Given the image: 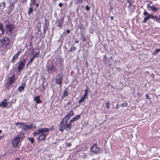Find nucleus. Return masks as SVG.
Listing matches in <instances>:
<instances>
[{
  "label": "nucleus",
  "instance_id": "17",
  "mask_svg": "<svg viewBox=\"0 0 160 160\" xmlns=\"http://www.w3.org/2000/svg\"><path fill=\"white\" fill-rule=\"evenodd\" d=\"M47 134L44 133H42L38 137V139L41 140H44L46 137Z\"/></svg>",
  "mask_w": 160,
  "mask_h": 160
},
{
  "label": "nucleus",
  "instance_id": "28",
  "mask_svg": "<svg viewBox=\"0 0 160 160\" xmlns=\"http://www.w3.org/2000/svg\"><path fill=\"white\" fill-rule=\"evenodd\" d=\"M68 95V93H67V91L66 89L64 90L63 92V96L64 97H66Z\"/></svg>",
  "mask_w": 160,
  "mask_h": 160
},
{
  "label": "nucleus",
  "instance_id": "20",
  "mask_svg": "<svg viewBox=\"0 0 160 160\" xmlns=\"http://www.w3.org/2000/svg\"><path fill=\"white\" fill-rule=\"evenodd\" d=\"M34 100L37 103H41L42 101L40 100V96H38L34 98Z\"/></svg>",
  "mask_w": 160,
  "mask_h": 160
},
{
  "label": "nucleus",
  "instance_id": "4",
  "mask_svg": "<svg viewBox=\"0 0 160 160\" xmlns=\"http://www.w3.org/2000/svg\"><path fill=\"white\" fill-rule=\"evenodd\" d=\"M63 75L62 73H60L57 75L55 78L56 82L58 85H61Z\"/></svg>",
  "mask_w": 160,
  "mask_h": 160
},
{
  "label": "nucleus",
  "instance_id": "61",
  "mask_svg": "<svg viewBox=\"0 0 160 160\" xmlns=\"http://www.w3.org/2000/svg\"><path fill=\"white\" fill-rule=\"evenodd\" d=\"M111 20H113V16H111L110 17Z\"/></svg>",
  "mask_w": 160,
  "mask_h": 160
},
{
  "label": "nucleus",
  "instance_id": "34",
  "mask_svg": "<svg viewBox=\"0 0 160 160\" xmlns=\"http://www.w3.org/2000/svg\"><path fill=\"white\" fill-rule=\"evenodd\" d=\"M33 10V8L32 7H30L29 9V10L28 11V13L29 15L32 12Z\"/></svg>",
  "mask_w": 160,
  "mask_h": 160
},
{
  "label": "nucleus",
  "instance_id": "7",
  "mask_svg": "<svg viewBox=\"0 0 160 160\" xmlns=\"http://www.w3.org/2000/svg\"><path fill=\"white\" fill-rule=\"evenodd\" d=\"M1 41L2 42V45L6 47L9 44L10 41L8 38L5 37L1 40Z\"/></svg>",
  "mask_w": 160,
  "mask_h": 160
},
{
  "label": "nucleus",
  "instance_id": "53",
  "mask_svg": "<svg viewBox=\"0 0 160 160\" xmlns=\"http://www.w3.org/2000/svg\"><path fill=\"white\" fill-rule=\"evenodd\" d=\"M152 6H151L150 5V4H147V7L148 8H151V7Z\"/></svg>",
  "mask_w": 160,
  "mask_h": 160
},
{
  "label": "nucleus",
  "instance_id": "43",
  "mask_svg": "<svg viewBox=\"0 0 160 160\" xmlns=\"http://www.w3.org/2000/svg\"><path fill=\"white\" fill-rule=\"evenodd\" d=\"M83 1V0H77V3L79 4L82 3Z\"/></svg>",
  "mask_w": 160,
  "mask_h": 160
},
{
  "label": "nucleus",
  "instance_id": "9",
  "mask_svg": "<svg viewBox=\"0 0 160 160\" xmlns=\"http://www.w3.org/2000/svg\"><path fill=\"white\" fill-rule=\"evenodd\" d=\"M15 80V75H12L9 78V81L8 82L6 85L8 87L11 84H12Z\"/></svg>",
  "mask_w": 160,
  "mask_h": 160
},
{
  "label": "nucleus",
  "instance_id": "23",
  "mask_svg": "<svg viewBox=\"0 0 160 160\" xmlns=\"http://www.w3.org/2000/svg\"><path fill=\"white\" fill-rule=\"evenodd\" d=\"M4 33V31L3 28L2 24L0 23V35H2Z\"/></svg>",
  "mask_w": 160,
  "mask_h": 160
},
{
  "label": "nucleus",
  "instance_id": "32",
  "mask_svg": "<svg viewBox=\"0 0 160 160\" xmlns=\"http://www.w3.org/2000/svg\"><path fill=\"white\" fill-rule=\"evenodd\" d=\"M88 90L87 89H86L84 91V95L83 96L85 97L86 98H87L88 95Z\"/></svg>",
  "mask_w": 160,
  "mask_h": 160
},
{
  "label": "nucleus",
  "instance_id": "41",
  "mask_svg": "<svg viewBox=\"0 0 160 160\" xmlns=\"http://www.w3.org/2000/svg\"><path fill=\"white\" fill-rule=\"evenodd\" d=\"M56 59L58 62H59L61 63H62V62H63V61L62 60L60 59L59 58H58V59L56 58Z\"/></svg>",
  "mask_w": 160,
  "mask_h": 160
},
{
  "label": "nucleus",
  "instance_id": "52",
  "mask_svg": "<svg viewBox=\"0 0 160 160\" xmlns=\"http://www.w3.org/2000/svg\"><path fill=\"white\" fill-rule=\"evenodd\" d=\"M58 6H59L60 7H62V3H61V2H60V3H59V4H58Z\"/></svg>",
  "mask_w": 160,
  "mask_h": 160
},
{
  "label": "nucleus",
  "instance_id": "18",
  "mask_svg": "<svg viewBox=\"0 0 160 160\" xmlns=\"http://www.w3.org/2000/svg\"><path fill=\"white\" fill-rule=\"evenodd\" d=\"M72 123H70V121H69V123L66 124L65 125V129L67 130H70V129L72 128Z\"/></svg>",
  "mask_w": 160,
  "mask_h": 160
},
{
  "label": "nucleus",
  "instance_id": "59",
  "mask_svg": "<svg viewBox=\"0 0 160 160\" xmlns=\"http://www.w3.org/2000/svg\"><path fill=\"white\" fill-rule=\"evenodd\" d=\"M27 1V0H22V2H26Z\"/></svg>",
  "mask_w": 160,
  "mask_h": 160
},
{
  "label": "nucleus",
  "instance_id": "42",
  "mask_svg": "<svg viewBox=\"0 0 160 160\" xmlns=\"http://www.w3.org/2000/svg\"><path fill=\"white\" fill-rule=\"evenodd\" d=\"M42 88L41 89V91L42 92L43 91H44V89H45L44 88V83H42Z\"/></svg>",
  "mask_w": 160,
  "mask_h": 160
},
{
  "label": "nucleus",
  "instance_id": "15",
  "mask_svg": "<svg viewBox=\"0 0 160 160\" xmlns=\"http://www.w3.org/2000/svg\"><path fill=\"white\" fill-rule=\"evenodd\" d=\"M48 23L47 21V20H45V22L44 25L43 26V32L44 33L47 30L48 27Z\"/></svg>",
  "mask_w": 160,
  "mask_h": 160
},
{
  "label": "nucleus",
  "instance_id": "39",
  "mask_svg": "<svg viewBox=\"0 0 160 160\" xmlns=\"http://www.w3.org/2000/svg\"><path fill=\"white\" fill-rule=\"evenodd\" d=\"M151 8L152 10H153L154 11H156L157 10V8L154 7L153 6L151 7Z\"/></svg>",
  "mask_w": 160,
  "mask_h": 160
},
{
  "label": "nucleus",
  "instance_id": "45",
  "mask_svg": "<svg viewBox=\"0 0 160 160\" xmlns=\"http://www.w3.org/2000/svg\"><path fill=\"white\" fill-rule=\"evenodd\" d=\"M39 52H36L35 53V54L34 55V56L33 57H34V58H35L36 57H37V56L39 55Z\"/></svg>",
  "mask_w": 160,
  "mask_h": 160
},
{
  "label": "nucleus",
  "instance_id": "29",
  "mask_svg": "<svg viewBox=\"0 0 160 160\" xmlns=\"http://www.w3.org/2000/svg\"><path fill=\"white\" fill-rule=\"evenodd\" d=\"M36 127V126L34 124H31L29 125H28V129H30L31 128H35Z\"/></svg>",
  "mask_w": 160,
  "mask_h": 160
},
{
  "label": "nucleus",
  "instance_id": "2",
  "mask_svg": "<svg viewBox=\"0 0 160 160\" xmlns=\"http://www.w3.org/2000/svg\"><path fill=\"white\" fill-rule=\"evenodd\" d=\"M6 32L8 35L11 34L14 29L13 24H10L6 26Z\"/></svg>",
  "mask_w": 160,
  "mask_h": 160
},
{
  "label": "nucleus",
  "instance_id": "26",
  "mask_svg": "<svg viewBox=\"0 0 160 160\" xmlns=\"http://www.w3.org/2000/svg\"><path fill=\"white\" fill-rule=\"evenodd\" d=\"M56 70V68L53 67V65L50 66L48 69V70H51L52 72H55Z\"/></svg>",
  "mask_w": 160,
  "mask_h": 160
},
{
  "label": "nucleus",
  "instance_id": "8",
  "mask_svg": "<svg viewBox=\"0 0 160 160\" xmlns=\"http://www.w3.org/2000/svg\"><path fill=\"white\" fill-rule=\"evenodd\" d=\"M65 122L63 121V120H62L60 122V125L59 127V131L62 132H63L64 129H65Z\"/></svg>",
  "mask_w": 160,
  "mask_h": 160
},
{
  "label": "nucleus",
  "instance_id": "57",
  "mask_svg": "<svg viewBox=\"0 0 160 160\" xmlns=\"http://www.w3.org/2000/svg\"><path fill=\"white\" fill-rule=\"evenodd\" d=\"M118 104L117 106L115 108V109H118Z\"/></svg>",
  "mask_w": 160,
  "mask_h": 160
},
{
  "label": "nucleus",
  "instance_id": "13",
  "mask_svg": "<svg viewBox=\"0 0 160 160\" xmlns=\"http://www.w3.org/2000/svg\"><path fill=\"white\" fill-rule=\"evenodd\" d=\"M38 130L40 134L43 132H48L49 131V129L47 128H42Z\"/></svg>",
  "mask_w": 160,
  "mask_h": 160
},
{
  "label": "nucleus",
  "instance_id": "14",
  "mask_svg": "<svg viewBox=\"0 0 160 160\" xmlns=\"http://www.w3.org/2000/svg\"><path fill=\"white\" fill-rule=\"evenodd\" d=\"M80 117V115H77L76 117H73L72 118L70 121V123H72V122L74 121H77L78 120Z\"/></svg>",
  "mask_w": 160,
  "mask_h": 160
},
{
  "label": "nucleus",
  "instance_id": "27",
  "mask_svg": "<svg viewBox=\"0 0 160 160\" xmlns=\"http://www.w3.org/2000/svg\"><path fill=\"white\" fill-rule=\"evenodd\" d=\"M86 98L85 97H84L83 96L79 100V101H78L79 103L80 104L82 102H83Z\"/></svg>",
  "mask_w": 160,
  "mask_h": 160
},
{
  "label": "nucleus",
  "instance_id": "24",
  "mask_svg": "<svg viewBox=\"0 0 160 160\" xmlns=\"http://www.w3.org/2000/svg\"><path fill=\"white\" fill-rule=\"evenodd\" d=\"M25 86V84H23L22 86H20L18 88V90L20 92H22L24 89V87Z\"/></svg>",
  "mask_w": 160,
  "mask_h": 160
},
{
  "label": "nucleus",
  "instance_id": "50",
  "mask_svg": "<svg viewBox=\"0 0 160 160\" xmlns=\"http://www.w3.org/2000/svg\"><path fill=\"white\" fill-rule=\"evenodd\" d=\"M86 9L88 11L90 10V8L88 6H86Z\"/></svg>",
  "mask_w": 160,
  "mask_h": 160
},
{
  "label": "nucleus",
  "instance_id": "33",
  "mask_svg": "<svg viewBox=\"0 0 160 160\" xmlns=\"http://www.w3.org/2000/svg\"><path fill=\"white\" fill-rule=\"evenodd\" d=\"M40 133L39 131H38V130L36 132L33 133V135L34 136H37Z\"/></svg>",
  "mask_w": 160,
  "mask_h": 160
},
{
  "label": "nucleus",
  "instance_id": "5",
  "mask_svg": "<svg viewBox=\"0 0 160 160\" xmlns=\"http://www.w3.org/2000/svg\"><path fill=\"white\" fill-rule=\"evenodd\" d=\"M143 15L146 16L147 15V16L145 17L144 18V20L143 21V22L144 23H146L147 22V21L150 18L152 19L153 18V15L152 14H148V13L146 11H144L143 12Z\"/></svg>",
  "mask_w": 160,
  "mask_h": 160
},
{
  "label": "nucleus",
  "instance_id": "44",
  "mask_svg": "<svg viewBox=\"0 0 160 160\" xmlns=\"http://www.w3.org/2000/svg\"><path fill=\"white\" fill-rule=\"evenodd\" d=\"M79 27L80 29H84V26L82 24H81L79 26Z\"/></svg>",
  "mask_w": 160,
  "mask_h": 160
},
{
  "label": "nucleus",
  "instance_id": "35",
  "mask_svg": "<svg viewBox=\"0 0 160 160\" xmlns=\"http://www.w3.org/2000/svg\"><path fill=\"white\" fill-rule=\"evenodd\" d=\"M81 35H82V37H81V38H83V39L82 40V41H83V42H85L86 41V38H85V37L84 36H83V34L82 33H81Z\"/></svg>",
  "mask_w": 160,
  "mask_h": 160
},
{
  "label": "nucleus",
  "instance_id": "56",
  "mask_svg": "<svg viewBox=\"0 0 160 160\" xmlns=\"http://www.w3.org/2000/svg\"><path fill=\"white\" fill-rule=\"evenodd\" d=\"M71 103V102H68L67 103V105L68 106L70 105Z\"/></svg>",
  "mask_w": 160,
  "mask_h": 160
},
{
  "label": "nucleus",
  "instance_id": "25",
  "mask_svg": "<svg viewBox=\"0 0 160 160\" xmlns=\"http://www.w3.org/2000/svg\"><path fill=\"white\" fill-rule=\"evenodd\" d=\"M15 125L17 126L18 128H22V122H15Z\"/></svg>",
  "mask_w": 160,
  "mask_h": 160
},
{
  "label": "nucleus",
  "instance_id": "54",
  "mask_svg": "<svg viewBox=\"0 0 160 160\" xmlns=\"http://www.w3.org/2000/svg\"><path fill=\"white\" fill-rule=\"evenodd\" d=\"M103 59L105 60L106 59H108L106 57V55H105L104 56Z\"/></svg>",
  "mask_w": 160,
  "mask_h": 160
},
{
  "label": "nucleus",
  "instance_id": "3",
  "mask_svg": "<svg viewBox=\"0 0 160 160\" xmlns=\"http://www.w3.org/2000/svg\"><path fill=\"white\" fill-rule=\"evenodd\" d=\"M100 148L97 147L96 143H94L90 149V152L92 154L98 153L99 152Z\"/></svg>",
  "mask_w": 160,
  "mask_h": 160
},
{
  "label": "nucleus",
  "instance_id": "19",
  "mask_svg": "<svg viewBox=\"0 0 160 160\" xmlns=\"http://www.w3.org/2000/svg\"><path fill=\"white\" fill-rule=\"evenodd\" d=\"M28 125H27L26 123L22 122V128L23 130L26 131L27 129H28Z\"/></svg>",
  "mask_w": 160,
  "mask_h": 160
},
{
  "label": "nucleus",
  "instance_id": "10",
  "mask_svg": "<svg viewBox=\"0 0 160 160\" xmlns=\"http://www.w3.org/2000/svg\"><path fill=\"white\" fill-rule=\"evenodd\" d=\"M15 3V2H11L10 3L9 6V10H8L7 12V13L9 14L11 13V12L13 9L14 7V4Z\"/></svg>",
  "mask_w": 160,
  "mask_h": 160
},
{
  "label": "nucleus",
  "instance_id": "62",
  "mask_svg": "<svg viewBox=\"0 0 160 160\" xmlns=\"http://www.w3.org/2000/svg\"><path fill=\"white\" fill-rule=\"evenodd\" d=\"M2 138V136H0V139H1Z\"/></svg>",
  "mask_w": 160,
  "mask_h": 160
},
{
  "label": "nucleus",
  "instance_id": "46",
  "mask_svg": "<svg viewBox=\"0 0 160 160\" xmlns=\"http://www.w3.org/2000/svg\"><path fill=\"white\" fill-rule=\"evenodd\" d=\"M106 107L108 108H109V102H108L106 103Z\"/></svg>",
  "mask_w": 160,
  "mask_h": 160
},
{
  "label": "nucleus",
  "instance_id": "30",
  "mask_svg": "<svg viewBox=\"0 0 160 160\" xmlns=\"http://www.w3.org/2000/svg\"><path fill=\"white\" fill-rule=\"evenodd\" d=\"M127 2L129 4V5L128 6V8H130L132 5L131 1L130 0H128Z\"/></svg>",
  "mask_w": 160,
  "mask_h": 160
},
{
  "label": "nucleus",
  "instance_id": "63",
  "mask_svg": "<svg viewBox=\"0 0 160 160\" xmlns=\"http://www.w3.org/2000/svg\"><path fill=\"white\" fill-rule=\"evenodd\" d=\"M20 160V158H17V159H15V160Z\"/></svg>",
  "mask_w": 160,
  "mask_h": 160
},
{
  "label": "nucleus",
  "instance_id": "11",
  "mask_svg": "<svg viewBox=\"0 0 160 160\" xmlns=\"http://www.w3.org/2000/svg\"><path fill=\"white\" fill-rule=\"evenodd\" d=\"M22 50L21 49L17 53L14 55V56L13 57L12 60L11 61V62L12 63H13L15 62V59H17L19 55L20 54L22 51Z\"/></svg>",
  "mask_w": 160,
  "mask_h": 160
},
{
  "label": "nucleus",
  "instance_id": "31",
  "mask_svg": "<svg viewBox=\"0 0 160 160\" xmlns=\"http://www.w3.org/2000/svg\"><path fill=\"white\" fill-rule=\"evenodd\" d=\"M152 19L154 20H156V21H159L160 20V18H158L157 16H153V18H152Z\"/></svg>",
  "mask_w": 160,
  "mask_h": 160
},
{
  "label": "nucleus",
  "instance_id": "51",
  "mask_svg": "<svg viewBox=\"0 0 160 160\" xmlns=\"http://www.w3.org/2000/svg\"><path fill=\"white\" fill-rule=\"evenodd\" d=\"M67 145L68 147H69L71 146V143H67Z\"/></svg>",
  "mask_w": 160,
  "mask_h": 160
},
{
  "label": "nucleus",
  "instance_id": "1",
  "mask_svg": "<svg viewBox=\"0 0 160 160\" xmlns=\"http://www.w3.org/2000/svg\"><path fill=\"white\" fill-rule=\"evenodd\" d=\"M24 137V134L21 133L16 136L14 138L12 141L13 146L14 148H15L18 147L19 142L22 140V139Z\"/></svg>",
  "mask_w": 160,
  "mask_h": 160
},
{
  "label": "nucleus",
  "instance_id": "36",
  "mask_svg": "<svg viewBox=\"0 0 160 160\" xmlns=\"http://www.w3.org/2000/svg\"><path fill=\"white\" fill-rule=\"evenodd\" d=\"M34 59V57H32L28 62V64H31Z\"/></svg>",
  "mask_w": 160,
  "mask_h": 160
},
{
  "label": "nucleus",
  "instance_id": "60",
  "mask_svg": "<svg viewBox=\"0 0 160 160\" xmlns=\"http://www.w3.org/2000/svg\"><path fill=\"white\" fill-rule=\"evenodd\" d=\"M35 5L36 6L37 8L38 7V3H35Z\"/></svg>",
  "mask_w": 160,
  "mask_h": 160
},
{
  "label": "nucleus",
  "instance_id": "37",
  "mask_svg": "<svg viewBox=\"0 0 160 160\" xmlns=\"http://www.w3.org/2000/svg\"><path fill=\"white\" fill-rule=\"evenodd\" d=\"M28 139L30 140V142L31 143H33L34 142V139L32 138H28Z\"/></svg>",
  "mask_w": 160,
  "mask_h": 160
},
{
  "label": "nucleus",
  "instance_id": "58",
  "mask_svg": "<svg viewBox=\"0 0 160 160\" xmlns=\"http://www.w3.org/2000/svg\"><path fill=\"white\" fill-rule=\"evenodd\" d=\"M66 32L67 33V34L69 33L70 32V30L68 29L66 31Z\"/></svg>",
  "mask_w": 160,
  "mask_h": 160
},
{
  "label": "nucleus",
  "instance_id": "47",
  "mask_svg": "<svg viewBox=\"0 0 160 160\" xmlns=\"http://www.w3.org/2000/svg\"><path fill=\"white\" fill-rule=\"evenodd\" d=\"M121 106L124 107H127L128 106V103H122Z\"/></svg>",
  "mask_w": 160,
  "mask_h": 160
},
{
  "label": "nucleus",
  "instance_id": "12",
  "mask_svg": "<svg viewBox=\"0 0 160 160\" xmlns=\"http://www.w3.org/2000/svg\"><path fill=\"white\" fill-rule=\"evenodd\" d=\"M8 105L7 100L5 99L2 102H0V107H2V108H5Z\"/></svg>",
  "mask_w": 160,
  "mask_h": 160
},
{
  "label": "nucleus",
  "instance_id": "6",
  "mask_svg": "<svg viewBox=\"0 0 160 160\" xmlns=\"http://www.w3.org/2000/svg\"><path fill=\"white\" fill-rule=\"evenodd\" d=\"M26 59H24L23 60L20 61L19 63L17 68L18 71H20L24 66Z\"/></svg>",
  "mask_w": 160,
  "mask_h": 160
},
{
  "label": "nucleus",
  "instance_id": "38",
  "mask_svg": "<svg viewBox=\"0 0 160 160\" xmlns=\"http://www.w3.org/2000/svg\"><path fill=\"white\" fill-rule=\"evenodd\" d=\"M160 52V49H157L155 50V51L154 52V54L156 55L157 54L158 52Z\"/></svg>",
  "mask_w": 160,
  "mask_h": 160
},
{
  "label": "nucleus",
  "instance_id": "16",
  "mask_svg": "<svg viewBox=\"0 0 160 160\" xmlns=\"http://www.w3.org/2000/svg\"><path fill=\"white\" fill-rule=\"evenodd\" d=\"M64 22V18H62L59 20L58 22V26L59 27H61Z\"/></svg>",
  "mask_w": 160,
  "mask_h": 160
},
{
  "label": "nucleus",
  "instance_id": "55",
  "mask_svg": "<svg viewBox=\"0 0 160 160\" xmlns=\"http://www.w3.org/2000/svg\"><path fill=\"white\" fill-rule=\"evenodd\" d=\"M108 60V59H106L105 60L103 59V62L105 63H107V61Z\"/></svg>",
  "mask_w": 160,
  "mask_h": 160
},
{
  "label": "nucleus",
  "instance_id": "22",
  "mask_svg": "<svg viewBox=\"0 0 160 160\" xmlns=\"http://www.w3.org/2000/svg\"><path fill=\"white\" fill-rule=\"evenodd\" d=\"M5 3L4 2H1L0 3V11H2L5 7Z\"/></svg>",
  "mask_w": 160,
  "mask_h": 160
},
{
  "label": "nucleus",
  "instance_id": "64",
  "mask_svg": "<svg viewBox=\"0 0 160 160\" xmlns=\"http://www.w3.org/2000/svg\"><path fill=\"white\" fill-rule=\"evenodd\" d=\"M78 41H75V43H78Z\"/></svg>",
  "mask_w": 160,
  "mask_h": 160
},
{
  "label": "nucleus",
  "instance_id": "21",
  "mask_svg": "<svg viewBox=\"0 0 160 160\" xmlns=\"http://www.w3.org/2000/svg\"><path fill=\"white\" fill-rule=\"evenodd\" d=\"M71 117L70 116L68 115H67L65 116V117L63 118L62 120H63V121L65 122V124H66L67 122V121L68 120H69Z\"/></svg>",
  "mask_w": 160,
  "mask_h": 160
},
{
  "label": "nucleus",
  "instance_id": "49",
  "mask_svg": "<svg viewBox=\"0 0 160 160\" xmlns=\"http://www.w3.org/2000/svg\"><path fill=\"white\" fill-rule=\"evenodd\" d=\"M146 98L147 99H150V98H149V95L147 94L146 95Z\"/></svg>",
  "mask_w": 160,
  "mask_h": 160
},
{
  "label": "nucleus",
  "instance_id": "40",
  "mask_svg": "<svg viewBox=\"0 0 160 160\" xmlns=\"http://www.w3.org/2000/svg\"><path fill=\"white\" fill-rule=\"evenodd\" d=\"M73 111L72 110L70 112H69L68 114V115L70 116L71 117V115H73Z\"/></svg>",
  "mask_w": 160,
  "mask_h": 160
},
{
  "label": "nucleus",
  "instance_id": "48",
  "mask_svg": "<svg viewBox=\"0 0 160 160\" xmlns=\"http://www.w3.org/2000/svg\"><path fill=\"white\" fill-rule=\"evenodd\" d=\"M31 2H32V4L34 5L35 4L36 0H31Z\"/></svg>",
  "mask_w": 160,
  "mask_h": 160
}]
</instances>
